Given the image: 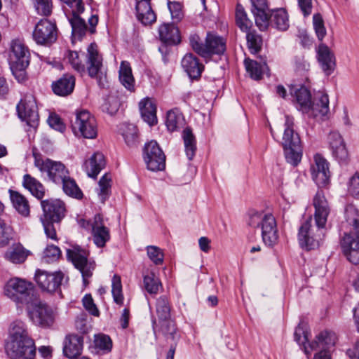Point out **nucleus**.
Wrapping results in <instances>:
<instances>
[{"label":"nucleus","instance_id":"1","mask_svg":"<svg viewBox=\"0 0 359 359\" xmlns=\"http://www.w3.org/2000/svg\"><path fill=\"white\" fill-rule=\"evenodd\" d=\"M315 208V226L311 224L310 217L300 226L298 233V241L300 246L306 250L318 248L325 233V226L330 208L322 190H318L313 201Z\"/></svg>","mask_w":359,"mask_h":359},{"label":"nucleus","instance_id":"2","mask_svg":"<svg viewBox=\"0 0 359 359\" xmlns=\"http://www.w3.org/2000/svg\"><path fill=\"white\" fill-rule=\"evenodd\" d=\"M307 329L308 326L306 323L303 322L299 323L294 333L295 341L299 346H303L308 357L314 352L313 359H331L337 340L334 332L327 330L322 331L316 335L313 341L306 346L309 339Z\"/></svg>","mask_w":359,"mask_h":359},{"label":"nucleus","instance_id":"3","mask_svg":"<svg viewBox=\"0 0 359 359\" xmlns=\"http://www.w3.org/2000/svg\"><path fill=\"white\" fill-rule=\"evenodd\" d=\"M83 55V53L80 55L76 51L69 50L66 58L72 67L79 74H83L87 70L90 77H97L102 67V58L98 52L97 46L95 43H91L88 46L86 56L87 67L81 59Z\"/></svg>","mask_w":359,"mask_h":359},{"label":"nucleus","instance_id":"4","mask_svg":"<svg viewBox=\"0 0 359 359\" xmlns=\"http://www.w3.org/2000/svg\"><path fill=\"white\" fill-rule=\"evenodd\" d=\"M4 294L18 305L27 308L38 303L39 296L34 285L25 279H10L4 286Z\"/></svg>","mask_w":359,"mask_h":359},{"label":"nucleus","instance_id":"5","mask_svg":"<svg viewBox=\"0 0 359 359\" xmlns=\"http://www.w3.org/2000/svg\"><path fill=\"white\" fill-rule=\"evenodd\" d=\"M358 210L354 208L346 209L347 221L353 226L351 232L344 233L341 239V248L346 259L353 264H359V217Z\"/></svg>","mask_w":359,"mask_h":359},{"label":"nucleus","instance_id":"6","mask_svg":"<svg viewBox=\"0 0 359 359\" xmlns=\"http://www.w3.org/2000/svg\"><path fill=\"white\" fill-rule=\"evenodd\" d=\"M280 144L287 162L293 166H297L302 157V148L299 135L294 130L293 121L288 116H285Z\"/></svg>","mask_w":359,"mask_h":359},{"label":"nucleus","instance_id":"7","mask_svg":"<svg viewBox=\"0 0 359 359\" xmlns=\"http://www.w3.org/2000/svg\"><path fill=\"white\" fill-rule=\"evenodd\" d=\"M248 225L254 228L260 227L262 240L265 245L273 247L277 243L278 240L277 223L272 214L253 213L249 217Z\"/></svg>","mask_w":359,"mask_h":359},{"label":"nucleus","instance_id":"8","mask_svg":"<svg viewBox=\"0 0 359 359\" xmlns=\"http://www.w3.org/2000/svg\"><path fill=\"white\" fill-rule=\"evenodd\" d=\"M33 156L35 167L42 175L46 174L48 180L52 182L60 184L69 175L68 169L62 162L43 158L40 154L36 153H34Z\"/></svg>","mask_w":359,"mask_h":359},{"label":"nucleus","instance_id":"9","mask_svg":"<svg viewBox=\"0 0 359 359\" xmlns=\"http://www.w3.org/2000/svg\"><path fill=\"white\" fill-rule=\"evenodd\" d=\"M71 127L76 136L94 139L97 135L95 118L87 110L76 111L71 119Z\"/></svg>","mask_w":359,"mask_h":359},{"label":"nucleus","instance_id":"10","mask_svg":"<svg viewBox=\"0 0 359 359\" xmlns=\"http://www.w3.org/2000/svg\"><path fill=\"white\" fill-rule=\"evenodd\" d=\"M88 252L79 245H74L67 250L68 260L81 273L85 285L88 284V278L92 276L95 269V263L88 259Z\"/></svg>","mask_w":359,"mask_h":359},{"label":"nucleus","instance_id":"11","mask_svg":"<svg viewBox=\"0 0 359 359\" xmlns=\"http://www.w3.org/2000/svg\"><path fill=\"white\" fill-rule=\"evenodd\" d=\"M5 351L10 359H34L36 348L32 339L6 341Z\"/></svg>","mask_w":359,"mask_h":359},{"label":"nucleus","instance_id":"12","mask_svg":"<svg viewBox=\"0 0 359 359\" xmlns=\"http://www.w3.org/2000/svg\"><path fill=\"white\" fill-rule=\"evenodd\" d=\"M72 15L69 18V22L72 26V34L73 39L81 40L87 31L94 33L95 26L98 22V16L96 14L88 16L90 27H88L84 18L79 16L83 11H77L76 7L72 8Z\"/></svg>","mask_w":359,"mask_h":359},{"label":"nucleus","instance_id":"13","mask_svg":"<svg viewBox=\"0 0 359 359\" xmlns=\"http://www.w3.org/2000/svg\"><path fill=\"white\" fill-rule=\"evenodd\" d=\"M18 116L25 121L28 126L36 129L39 125V116L35 97L29 94L20 100L16 107Z\"/></svg>","mask_w":359,"mask_h":359},{"label":"nucleus","instance_id":"14","mask_svg":"<svg viewBox=\"0 0 359 359\" xmlns=\"http://www.w3.org/2000/svg\"><path fill=\"white\" fill-rule=\"evenodd\" d=\"M33 322L42 327H50L55 320L53 310L38 297V303L27 307Z\"/></svg>","mask_w":359,"mask_h":359},{"label":"nucleus","instance_id":"15","mask_svg":"<svg viewBox=\"0 0 359 359\" xmlns=\"http://www.w3.org/2000/svg\"><path fill=\"white\" fill-rule=\"evenodd\" d=\"M33 38L38 44L47 45L53 43L57 39L55 24L47 19L41 20L35 26Z\"/></svg>","mask_w":359,"mask_h":359},{"label":"nucleus","instance_id":"16","mask_svg":"<svg viewBox=\"0 0 359 359\" xmlns=\"http://www.w3.org/2000/svg\"><path fill=\"white\" fill-rule=\"evenodd\" d=\"M313 158L314 162L311 166V177L318 187H325L329 183L330 177L329 163L318 154Z\"/></svg>","mask_w":359,"mask_h":359},{"label":"nucleus","instance_id":"17","mask_svg":"<svg viewBox=\"0 0 359 359\" xmlns=\"http://www.w3.org/2000/svg\"><path fill=\"white\" fill-rule=\"evenodd\" d=\"M64 275L60 271L49 273L46 271L37 270L35 280L39 286L48 292H55L60 289Z\"/></svg>","mask_w":359,"mask_h":359},{"label":"nucleus","instance_id":"18","mask_svg":"<svg viewBox=\"0 0 359 359\" xmlns=\"http://www.w3.org/2000/svg\"><path fill=\"white\" fill-rule=\"evenodd\" d=\"M43 215L41 220L59 222L65 217V203L58 199H47L41 201Z\"/></svg>","mask_w":359,"mask_h":359},{"label":"nucleus","instance_id":"19","mask_svg":"<svg viewBox=\"0 0 359 359\" xmlns=\"http://www.w3.org/2000/svg\"><path fill=\"white\" fill-rule=\"evenodd\" d=\"M8 60L9 65H14L18 67H28L29 64V52L20 40H13L11 42Z\"/></svg>","mask_w":359,"mask_h":359},{"label":"nucleus","instance_id":"20","mask_svg":"<svg viewBox=\"0 0 359 359\" xmlns=\"http://www.w3.org/2000/svg\"><path fill=\"white\" fill-rule=\"evenodd\" d=\"M90 226L94 243L98 248H103L110 240V231L104 225L102 216L100 214L95 215Z\"/></svg>","mask_w":359,"mask_h":359},{"label":"nucleus","instance_id":"21","mask_svg":"<svg viewBox=\"0 0 359 359\" xmlns=\"http://www.w3.org/2000/svg\"><path fill=\"white\" fill-rule=\"evenodd\" d=\"M204 51L203 53V57H208L212 55H221L224 53L226 50V41L222 36L209 32L207 34L205 43Z\"/></svg>","mask_w":359,"mask_h":359},{"label":"nucleus","instance_id":"22","mask_svg":"<svg viewBox=\"0 0 359 359\" xmlns=\"http://www.w3.org/2000/svg\"><path fill=\"white\" fill-rule=\"evenodd\" d=\"M318 61L324 72L329 76L335 68V57L330 48L325 43H320L317 50Z\"/></svg>","mask_w":359,"mask_h":359},{"label":"nucleus","instance_id":"23","mask_svg":"<svg viewBox=\"0 0 359 359\" xmlns=\"http://www.w3.org/2000/svg\"><path fill=\"white\" fill-rule=\"evenodd\" d=\"M252 12L254 14L256 25L261 31L266 30L269 27V16L266 13L268 8L266 0H250Z\"/></svg>","mask_w":359,"mask_h":359},{"label":"nucleus","instance_id":"24","mask_svg":"<svg viewBox=\"0 0 359 359\" xmlns=\"http://www.w3.org/2000/svg\"><path fill=\"white\" fill-rule=\"evenodd\" d=\"M83 349V338L77 334H69L64 341L63 353L69 359H77Z\"/></svg>","mask_w":359,"mask_h":359},{"label":"nucleus","instance_id":"25","mask_svg":"<svg viewBox=\"0 0 359 359\" xmlns=\"http://www.w3.org/2000/svg\"><path fill=\"white\" fill-rule=\"evenodd\" d=\"M150 1L151 0L136 1L137 19L144 25H151L156 20V15L151 7Z\"/></svg>","mask_w":359,"mask_h":359},{"label":"nucleus","instance_id":"26","mask_svg":"<svg viewBox=\"0 0 359 359\" xmlns=\"http://www.w3.org/2000/svg\"><path fill=\"white\" fill-rule=\"evenodd\" d=\"M160 40L167 45H176L180 42L178 28L171 23H164L158 28Z\"/></svg>","mask_w":359,"mask_h":359},{"label":"nucleus","instance_id":"27","mask_svg":"<svg viewBox=\"0 0 359 359\" xmlns=\"http://www.w3.org/2000/svg\"><path fill=\"white\" fill-rule=\"evenodd\" d=\"M75 86V78L70 74H65L56 81L52 83L53 93L59 96H67L70 95Z\"/></svg>","mask_w":359,"mask_h":359},{"label":"nucleus","instance_id":"28","mask_svg":"<svg viewBox=\"0 0 359 359\" xmlns=\"http://www.w3.org/2000/svg\"><path fill=\"white\" fill-rule=\"evenodd\" d=\"M290 94L294 97L297 104V107L302 111H309L311 107V96L309 90L301 86H292L290 88Z\"/></svg>","mask_w":359,"mask_h":359},{"label":"nucleus","instance_id":"29","mask_svg":"<svg viewBox=\"0 0 359 359\" xmlns=\"http://www.w3.org/2000/svg\"><path fill=\"white\" fill-rule=\"evenodd\" d=\"M104 156L102 153L95 152L84 163V169L87 175L92 178H96L100 172L105 167Z\"/></svg>","mask_w":359,"mask_h":359},{"label":"nucleus","instance_id":"30","mask_svg":"<svg viewBox=\"0 0 359 359\" xmlns=\"http://www.w3.org/2000/svg\"><path fill=\"white\" fill-rule=\"evenodd\" d=\"M182 67L190 78L197 79L201 76L203 65L193 54L187 53L184 56L182 60Z\"/></svg>","mask_w":359,"mask_h":359},{"label":"nucleus","instance_id":"31","mask_svg":"<svg viewBox=\"0 0 359 359\" xmlns=\"http://www.w3.org/2000/svg\"><path fill=\"white\" fill-rule=\"evenodd\" d=\"M118 132L128 147H135L138 145L139 133L136 126L132 123H123L119 126Z\"/></svg>","mask_w":359,"mask_h":359},{"label":"nucleus","instance_id":"32","mask_svg":"<svg viewBox=\"0 0 359 359\" xmlns=\"http://www.w3.org/2000/svg\"><path fill=\"white\" fill-rule=\"evenodd\" d=\"M269 26L280 31H286L290 26L289 16L284 8H278L272 11L269 17Z\"/></svg>","mask_w":359,"mask_h":359},{"label":"nucleus","instance_id":"33","mask_svg":"<svg viewBox=\"0 0 359 359\" xmlns=\"http://www.w3.org/2000/svg\"><path fill=\"white\" fill-rule=\"evenodd\" d=\"M310 110L316 116L327 115L330 110L328 95L318 92L311 102Z\"/></svg>","mask_w":359,"mask_h":359},{"label":"nucleus","instance_id":"34","mask_svg":"<svg viewBox=\"0 0 359 359\" xmlns=\"http://www.w3.org/2000/svg\"><path fill=\"white\" fill-rule=\"evenodd\" d=\"M139 105L143 120L149 126L155 125L157 123L156 104L149 98H145Z\"/></svg>","mask_w":359,"mask_h":359},{"label":"nucleus","instance_id":"35","mask_svg":"<svg viewBox=\"0 0 359 359\" xmlns=\"http://www.w3.org/2000/svg\"><path fill=\"white\" fill-rule=\"evenodd\" d=\"M32 339L24 322L17 320L12 322L8 328V336L6 341H16Z\"/></svg>","mask_w":359,"mask_h":359},{"label":"nucleus","instance_id":"36","mask_svg":"<svg viewBox=\"0 0 359 359\" xmlns=\"http://www.w3.org/2000/svg\"><path fill=\"white\" fill-rule=\"evenodd\" d=\"M29 252L21 244L18 243L13 245L6 252L4 257L6 260L13 264L23 263L28 255Z\"/></svg>","mask_w":359,"mask_h":359},{"label":"nucleus","instance_id":"37","mask_svg":"<svg viewBox=\"0 0 359 359\" xmlns=\"http://www.w3.org/2000/svg\"><path fill=\"white\" fill-rule=\"evenodd\" d=\"M118 77L121 83L128 90H135V79L132 73L130 63L122 61L118 71Z\"/></svg>","mask_w":359,"mask_h":359},{"label":"nucleus","instance_id":"38","mask_svg":"<svg viewBox=\"0 0 359 359\" xmlns=\"http://www.w3.org/2000/svg\"><path fill=\"white\" fill-rule=\"evenodd\" d=\"M10 198L15 209L23 217L29 215L30 208L27 198L19 192L9 190Z\"/></svg>","mask_w":359,"mask_h":359},{"label":"nucleus","instance_id":"39","mask_svg":"<svg viewBox=\"0 0 359 359\" xmlns=\"http://www.w3.org/2000/svg\"><path fill=\"white\" fill-rule=\"evenodd\" d=\"M23 186L28 189L30 193L38 199H42L45 195V187L36 178L29 174L23 177Z\"/></svg>","mask_w":359,"mask_h":359},{"label":"nucleus","instance_id":"40","mask_svg":"<svg viewBox=\"0 0 359 359\" xmlns=\"http://www.w3.org/2000/svg\"><path fill=\"white\" fill-rule=\"evenodd\" d=\"M165 124L170 132L182 128L184 125V118L182 114L177 109H172L167 113Z\"/></svg>","mask_w":359,"mask_h":359},{"label":"nucleus","instance_id":"41","mask_svg":"<svg viewBox=\"0 0 359 359\" xmlns=\"http://www.w3.org/2000/svg\"><path fill=\"white\" fill-rule=\"evenodd\" d=\"M182 139L187 156L189 160H192L196 151V140L192 130L189 128H187L183 130Z\"/></svg>","mask_w":359,"mask_h":359},{"label":"nucleus","instance_id":"42","mask_svg":"<svg viewBox=\"0 0 359 359\" xmlns=\"http://www.w3.org/2000/svg\"><path fill=\"white\" fill-rule=\"evenodd\" d=\"M143 283L146 291L151 294H156L162 289L161 280L153 271L144 274Z\"/></svg>","mask_w":359,"mask_h":359},{"label":"nucleus","instance_id":"43","mask_svg":"<svg viewBox=\"0 0 359 359\" xmlns=\"http://www.w3.org/2000/svg\"><path fill=\"white\" fill-rule=\"evenodd\" d=\"M244 63L247 72L250 74L251 78L255 80L260 79L267 69L266 62L259 63L248 58L245 60Z\"/></svg>","mask_w":359,"mask_h":359},{"label":"nucleus","instance_id":"44","mask_svg":"<svg viewBox=\"0 0 359 359\" xmlns=\"http://www.w3.org/2000/svg\"><path fill=\"white\" fill-rule=\"evenodd\" d=\"M64 192L69 196L76 199L83 198V192L77 185L76 181L69 175L61 184Z\"/></svg>","mask_w":359,"mask_h":359},{"label":"nucleus","instance_id":"45","mask_svg":"<svg viewBox=\"0 0 359 359\" xmlns=\"http://www.w3.org/2000/svg\"><path fill=\"white\" fill-rule=\"evenodd\" d=\"M236 22L237 26L244 32H248L251 28L252 23L248 18L243 7L237 4L236 8Z\"/></svg>","mask_w":359,"mask_h":359},{"label":"nucleus","instance_id":"46","mask_svg":"<svg viewBox=\"0 0 359 359\" xmlns=\"http://www.w3.org/2000/svg\"><path fill=\"white\" fill-rule=\"evenodd\" d=\"M156 311L159 321L168 320L170 318V306L165 296H161L157 299Z\"/></svg>","mask_w":359,"mask_h":359},{"label":"nucleus","instance_id":"47","mask_svg":"<svg viewBox=\"0 0 359 359\" xmlns=\"http://www.w3.org/2000/svg\"><path fill=\"white\" fill-rule=\"evenodd\" d=\"M111 293L114 301L119 305L123 303V295L122 293V283L120 276L114 274L111 279Z\"/></svg>","mask_w":359,"mask_h":359},{"label":"nucleus","instance_id":"48","mask_svg":"<svg viewBox=\"0 0 359 359\" xmlns=\"http://www.w3.org/2000/svg\"><path fill=\"white\" fill-rule=\"evenodd\" d=\"M161 331L168 338L176 341L180 335L175 327V323L170 318L165 320H161Z\"/></svg>","mask_w":359,"mask_h":359},{"label":"nucleus","instance_id":"49","mask_svg":"<svg viewBox=\"0 0 359 359\" xmlns=\"http://www.w3.org/2000/svg\"><path fill=\"white\" fill-rule=\"evenodd\" d=\"M246 39L248 47L251 53L255 54L261 50L262 39L255 32H250L249 30L247 32Z\"/></svg>","mask_w":359,"mask_h":359},{"label":"nucleus","instance_id":"50","mask_svg":"<svg viewBox=\"0 0 359 359\" xmlns=\"http://www.w3.org/2000/svg\"><path fill=\"white\" fill-rule=\"evenodd\" d=\"M111 192V177L109 175H104L99 181L98 196L102 203L109 198Z\"/></svg>","mask_w":359,"mask_h":359},{"label":"nucleus","instance_id":"51","mask_svg":"<svg viewBox=\"0 0 359 359\" xmlns=\"http://www.w3.org/2000/svg\"><path fill=\"white\" fill-rule=\"evenodd\" d=\"M61 256L60 249L54 245H48L45 248L42 259L46 263H50L59 259Z\"/></svg>","mask_w":359,"mask_h":359},{"label":"nucleus","instance_id":"52","mask_svg":"<svg viewBox=\"0 0 359 359\" xmlns=\"http://www.w3.org/2000/svg\"><path fill=\"white\" fill-rule=\"evenodd\" d=\"M147 168L151 171L162 170L165 166V156L144 158Z\"/></svg>","mask_w":359,"mask_h":359},{"label":"nucleus","instance_id":"53","mask_svg":"<svg viewBox=\"0 0 359 359\" xmlns=\"http://www.w3.org/2000/svg\"><path fill=\"white\" fill-rule=\"evenodd\" d=\"M313 25L319 41H323L327 32L324 25V20L320 13H316L313 16Z\"/></svg>","mask_w":359,"mask_h":359},{"label":"nucleus","instance_id":"54","mask_svg":"<svg viewBox=\"0 0 359 359\" xmlns=\"http://www.w3.org/2000/svg\"><path fill=\"white\" fill-rule=\"evenodd\" d=\"M32 2L38 14L43 16L51 14L53 8L51 0H32Z\"/></svg>","mask_w":359,"mask_h":359},{"label":"nucleus","instance_id":"55","mask_svg":"<svg viewBox=\"0 0 359 359\" xmlns=\"http://www.w3.org/2000/svg\"><path fill=\"white\" fill-rule=\"evenodd\" d=\"M147 252L150 260L156 265H161L163 262L164 254L161 248L155 245L147 247Z\"/></svg>","mask_w":359,"mask_h":359},{"label":"nucleus","instance_id":"56","mask_svg":"<svg viewBox=\"0 0 359 359\" xmlns=\"http://www.w3.org/2000/svg\"><path fill=\"white\" fill-rule=\"evenodd\" d=\"M11 238V227L0 218V248L8 245Z\"/></svg>","mask_w":359,"mask_h":359},{"label":"nucleus","instance_id":"57","mask_svg":"<svg viewBox=\"0 0 359 359\" xmlns=\"http://www.w3.org/2000/svg\"><path fill=\"white\" fill-rule=\"evenodd\" d=\"M168 7L174 23L179 22L184 17L182 5L177 1H168Z\"/></svg>","mask_w":359,"mask_h":359},{"label":"nucleus","instance_id":"58","mask_svg":"<svg viewBox=\"0 0 359 359\" xmlns=\"http://www.w3.org/2000/svg\"><path fill=\"white\" fill-rule=\"evenodd\" d=\"M158 156H165L161 149L156 141H151L147 143L144 149V158Z\"/></svg>","mask_w":359,"mask_h":359},{"label":"nucleus","instance_id":"59","mask_svg":"<svg viewBox=\"0 0 359 359\" xmlns=\"http://www.w3.org/2000/svg\"><path fill=\"white\" fill-rule=\"evenodd\" d=\"M82 302L84 308L89 313L96 317L100 316V311L94 303L91 294H86L82 299Z\"/></svg>","mask_w":359,"mask_h":359},{"label":"nucleus","instance_id":"60","mask_svg":"<svg viewBox=\"0 0 359 359\" xmlns=\"http://www.w3.org/2000/svg\"><path fill=\"white\" fill-rule=\"evenodd\" d=\"M328 143L332 151L345 144L341 135L337 132H332L327 137Z\"/></svg>","mask_w":359,"mask_h":359},{"label":"nucleus","instance_id":"61","mask_svg":"<svg viewBox=\"0 0 359 359\" xmlns=\"http://www.w3.org/2000/svg\"><path fill=\"white\" fill-rule=\"evenodd\" d=\"M328 143L332 151L345 144L341 135L337 132H332L327 137Z\"/></svg>","mask_w":359,"mask_h":359},{"label":"nucleus","instance_id":"62","mask_svg":"<svg viewBox=\"0 0 359 359\" xmlns=\"http://www.w3.org/2000/svg\"><path fill=\"white\" fill-rule=\"evenodd\" d=\"M118 102L115 97H109L102 104V110L110 115L114 114L118 111Z\"/></svg>","mask_w":359,"mask_h":359},{"label":"nucleus","instance_id":"63","mask_svg":"<svg viewBox=\"0 0 359 359\" xmlns=\"http://www.w3.org/2000/svg\"><path fill=\"white\" fill-rule=\"evenodd\" d=\"M95 342L97 346L102 350L109 351L112 346L110 337L105 334H99L95 337Z\"/></svg>","mask_w":359,"mask_h":359},{"label":"nucleus","instance_id":"64","mask_svg":"<svg viewBox=\"0 0 359 359\" xmlns=\"http://www.w3.org/2000/svg\"><path fill=\"white\" fill-rule=\"evenodd\" d=\"M348 191L351 195L359 198V175L357 172L350 180Z\"/></svg>","mask_w":359,"mask_h":359}]
</instances>
